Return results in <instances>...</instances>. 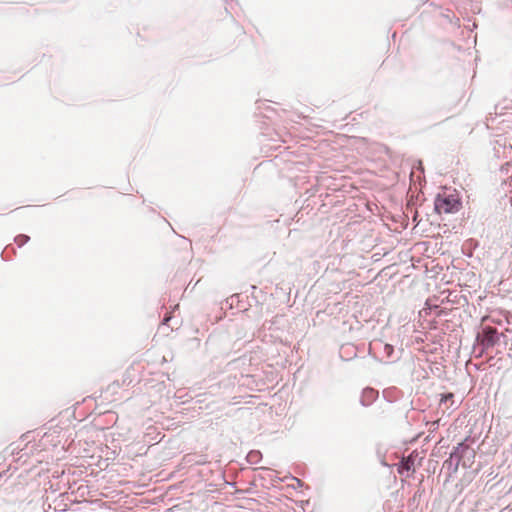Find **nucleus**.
<instances>
[{"label":"nucleus","instance_id":"f257e3e1","mask_svg":"<svg viewBox=\"0 0 512 512\" xmlns=\"http://www.w3.org/2000/svg\"><path fill=\"white\" fill-rule=\"evenodd\" d=\"M500 336H503V334H499L496 328L492 326L482 327L476 336V342L481 347V353L493 348L499 342Z\"/></svg>","mask_w":512,"mask_h":512},{"label":"nucleus","instance_id":"f03ea898","mask_svg":"<svg viewBox=\"0 0 512 512\" xmlns=\"http://www.w3.org/2000/svg\"><path fill=\"white\" fill-rule=\"evenodd\" d=\"M461 203L458 198L452 194H438L434 201L435 211L441 213H455L459 210Z\"/></svg>","mask_w":512,"mask_h":512},{"label":"nucleus","instance_id":"7ed1b4c3","mask_svg":"<svg viewBox=\"0 0 512 512\" xmlns=\"http://www.w3.org/2000/svg\"><path fill=\"white\" fill-rule=\"evenodd\" d=\"M466 441L467 440H465L461 443H458V450L463 452L461 457H463L462 466L464 468L470 467L471 464L474 462V459L476 456L475 450L472 447H470L466 443Z\"/></svg>","mask_w":512,"mask_h":512},{"label":"nucleus","instance_id":"20e7f679","mask_svg":"<svg viewBox=\"0 0 512 512\" xmlns=\"http://www.w3.org/2000/svg\"><path fill=\"white\" fill-rule=\"evenodd\" d=\"M460 464L461 462L459 458L457 459L456 454L450 453L449 458L446 459L443 463V468L447 470L448 476L451 477L458 471Z\"/></svg>","mask_w":512,"mask_h":512},{"label":"nucleus","instance_id":"39448f33","mask_svg":"<svg viewBox=\"0 0 512 512\" xmlns=\"http://www.w3.org/2000/svg\"><path fill=\"white\" fill-rule=\"evenodd\" d=\"M378 397V391L367 387L363 389L361 397H360V403L363 406H369L371 405Z\"/></svg>","mask_w":512,"mask_h":512},{"label":"nucleus","instance_id":"423d86ee","mask_svg":"<svg viewBox=\"0 0 512 512\" xmlns=\"http://www.w3.org/2000/svg\"><path fill=\"white\" fill-rule=\"evenodd\" d=\"M339 354L342 359L350 360L356 356V347L352 344L342 345Z\"/></svg>","mask_w":512,"mask_h":512},{"label":"nucleus","instance_id":"0eeeda50","mask_svg":"<svg viewBox=\"0 0 512 512\" xmlns=\"http://www.w3.org/2000/svg\"><path fill=\"white\" fill-rule=\"evenodd\" d=\"M414 471V459L411 457L403 458L398 465V473L404 474L405 472Z\"/></svg>","mask_w":512,"mask_h":512},{"label":"nucleus","instance_id":"6e6552de","mask_svg":"<svg viewBox=\"0 0 512 512\" xmlns=\"http://www.w3.org/2000/svg\"><path fill=\"white\" fill-rule=\"evenodd\" d=\"M262 459V453L259 450H251L246 456L249 464H258Z\"/></svg>","mask_w":512,"mask_h":512},{"label":"nucleus","instance_id":"1a4fd4ad","mask_svg":"<svg viewBox=\"0 0 512 512\" xmlns=\"http://www.w3.org/2000/svg\"><path fill=\"white\" fill-rule=\"evenodd\" d=\"M451 401V406H454V394L453 393H445L441 395L440 403L445 404Z\"/></svg>","mask_w":512,"mask_h":512},{"label":"nucleus","instance_id":"9d476101","mask_svg":"<svg viewBox=\"0 0 512 512\" xmlns=\"http://www.w3.org/2000/svg\"><path fill=\"white\" fill-rule=\"evenodd\" d=\"M30 240V237L25 234H20L15 237V242L18 244L19 247L23 246Z\"/></svg>","mask_w":512,"mask_h":512},{"label":"nucleus","instance_id":"9b49d317","mask_svg":"<svg viewBox=\"0 0 512 512\" xmlns=\"http://www.w3.org/2000/svg\"><path fill=\"white\" fill-rule=\"evenodd\" d=\"M383 352L387 358H391L394 353V347L390 344H384Z\"/></svg>","mask_w":512,"mask_h":512},{"label":"nucleus","instance_id":"f8f14e48","mask_svg":"<svg viewBox=\"0 0 512 512\" xmlns=\"http://www.w3.org/2000/svg\"><path fill=\"white\" fill-rule=\"evenodd\" d=\"M451 453H455V454H456L457 459L459 458L460 462L462 463V461H463V457H461V456H462L463 452H461L460 450H458V445H457V446H455V447L453 448V450H452V452H451Z\"/></svg>","mask_w":512,"mask_h":512},{"label":"nucleus","instance_id":"ddd939ff","mask_svg":"<svg viewBox=\"0 0 512 512\" xmlns=\"http://www.w3.org/2000/svg\"><path fill=\"white\" fill-rule=\"evenodd\" d=\"M451 453H455V454H456L457 459L459 458L460 462L462 463V461H463V457H461V456H462L463 452H461L460 450H458V445H457V446H455V447L453 448V450H452V452H451Z\"/></svg>","mask_w":512,"mask_h":512},{"label":"nucleus","instance_id":"4468645a","mask_svg":"<svg viewBox=\"0 0 512 512\" xmlns=\"http://www.w3.org/2000/svg\"><path fill=\"white\" fill-rule=\"evenodd\" d=\"M451 453H455V454H456L457 459L459 458L460 462L462 463V461H463V457H461V456H462L463 452H461L460 450H458V445H457V446H455V447L453 448V450H452V452H451Z\"/></svg>","mask_w":512,"mask_h":512},{"label":"nucleus","instance_id":"2eb2a0df","mask_svg":"<svg viewBox=\"0 0 512 512\" xmlns=\"http://www.w3.org/2000/svg\"><path fill=\"white\" fill-rule=\"evenodd\" d=\"M504 108H511L512 109V100H511V104H505Z\"/></svg>","mask_w":512,"mask_h":512},{"label":"nucleus","instance_id":"dca6fc26","mask_svg":"<svg viewBox=\"0 0 512 512\" xmlns=\"http://www.w3.org/2000/svg\"><path fill=\"white\" fill-rule=\"evenodd\" d=\"M234 298H236V296H235V295H233V296H231V297H230L231 305L233 304V300H234Z\"/></svg>","mask_w":512,"mask_h":512},{"label":"nucleus","instance_id":"f3484780","mask_svg":"<svg viewBox=\"0 0 512 512\" xmlns=\"http://www.w3.org/2000/svg\"><path fill=\"white\" fill-rule=\"evenodd\" d=\"M168 321H169V318H167V317H165V318L163 319V323H164V324H165V323H167Z\"/></svg>","mask_w":512,"mask_h":512},{"label":"nucleus","instance_id":"a211bd4d","mask_svg":"<svg viewBox=\"0 0 512 512\" xmlns=\"http://www.w3.org/2000/svg\"><path fill=\"white\" fill-rule=\"evenodd\" d=\"M295 480L297 481V485H302L301 480L296 479V478H295Z\"/></svg>","mask_w":512,"mask_h":512}]
</instances>
